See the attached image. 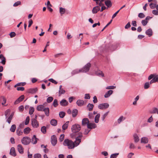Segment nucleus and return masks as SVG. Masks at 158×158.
Masks as SVG:
<instances>
[{
	"label": "nucleus",
	"instance_id": "26",
	"mask_svg": "<svg viewBox=\"0 0 158 158\" xmlns=\"http://www.w3.org/2000/svg\"><path fill=\"white\" fill-rule=\"evenodd\" d=\"M133 137L135 142L137 143L139 141V139L137 134H134L133 135Z\"/></svg>",
	"mask_w": 158,
	"mask_h": 158
},
{
	"label": "nucleus",
	"instance_id": "44",
	"mask_svg": "<svg viewBox=\"0 0 158 158\" xmlns=\"http://www.w3.org/2000/svg\"><path fill=\"white\" fill-rule=\"evenodd\" d=\"M34 111V108L33 107H30L29 109V114H32Z\"/></svg>",
	"mask_w": 158,
	"mask_h": 158
},
{
	"label": "nucleus",
	"instance_id": "13",
	"mask_svg": "<svg viewBox=\"0 0 158 158\" xmlns=\"http://www.w3.org/2000/svg\"><path fill=\"white\" fill-rule=\"evenodd\" d=\"M96 127L97 125L94 123H90L87 124V128L89 129H94Z\"/></svg>",
	"mask_w": 158,
	"mask_h": 158
},
{
	"label": "nucleus",
	"instance_id": "32",
	"mask_svg": "<svg viewBox=\"0 0 158 158\" xmlns=\"http://www.w3.org/2000/svg\"><path fill=\"white\" fill-rule=\"evenodd\" d=\"M50 123L52 126H56L57 124V121L55 119H52L50 121Z\"/></svg>",
	"mask_w": 158,
	"mask_h": 158
},
{
	"label": "nucleus",
	"instance_id": "8",
	"mask_svg": "<svg viewBox=\"0 0 158 158\" xmlns=\"http://www.w3.org/2000/svg\"><path fill=\"white\" fill-rule=\"evenodd\" d=\"M31 124L32 127L34 128H37L39 126V123L37 120H31Z\"/></svg>",
	"mask_w": 158,
	"mask_h": 158
},
{
	"label": "nucleus",
	"instance_id": "51",
	"mask_svg": "<svg viewBox=\"0 0 158 158\" xmlns=\"http://www.w3.org/2000/svg\"><path fill=\"white\" fill-rule=\"evenodd\" d=\"M34 158H41V156L39 153H37L34 155Z\"/></svg>",
	"mask_w": 158,
	"mask_h": 158
},
{
	"label": "nucleus",
	"instance_id": "12",
	"mask_svg": "<svg viewBox=\"0 0 158 158\" xmlns=\"http://www.w3.org/2000/svg\"><path fill=\"white\" fill-rule=\"evenodd\" d=\"M113 91L112 90H110L107 92L105 95L104 97L105 98H108L110 97V96L113 94Z\"/></svg>",
	"mask_w": 158,
	"mask_h": 158
},
{
	"label": "nucleus",
	"instance_id": "19",
	"mask_svg": "<svg viewBox=\"0 0 158 158\" xmlns=\"http://www.w3.org/2000/svg\"><path fill=\"white\" fill-rule=\"evenodd\" d=\"M43 111H44L47 116L49 115V109L48 107H45Z\"/></svg>",
	"mask_w": 158,
	"mask_h": 158
},
{
	"label": "nucleus",
	"instance_id": "61",
	"mask_svg": "<svg viewBox=\"0 0 158 158\" xmlns=\"http://www.w3.org/2000/svg\"><path fill=\"white\" fill-rule=\"evenodd\" d=\"M49 81L55 84H57V82L55 80L52 78H50L49 79Z\"/></svg>",
	"mask_w": 158,
	"mask_h": 158
},
{
	"label": "nucleus",
	"instance_id": "25",
	"mask_svg": "<svg viewBox=\"0 0 158 158\" xmlns=\"http://www.w3.org/2000/svg\"><path fill=\"white\" fill-rule=\"evenodd\" d=\"M141 143H147L148 142V139L147 137H143L141 139Z\"/></svg>",
	"mask_w": 158,
	"mask_h": 158
},
{
	"label": "nucleus",
	"instance_id": "42",
	"mask_svg": "<svg viewBox=\"0 0 158 158\" xmlns=\"http://www.w3.org/2000/svg\"><path fill=\"white\" fill-rule=\"evenodd\" d=\"M53 105L54 107H56L58 105V101L56 99L54 100Z\"/></svg>",
	"mask_w": 158,
	"mask_h": 158
},
{
	"label": "nucleus",
	"instance_id": "59",
	"mask_svg": "<svg viewBox=\"0 0 158 158\" xmlns=\"http://www.w3.org/2000/svg\"><path fill=\"white\" fill-rule=\"evenodd\" d=\"M138 16L140 18H143L145 17L144 15L142 13H139V14Z\"/></svg>",
	"mask_w": 158,
	"mask_h": 158
},
{
	"label": "nucleus",
	"instance_id": "7",
	"mask_svg": "<svg viewBox=\"0 0 158 158\" xmlns=\"http://www.w3.org/2000/svg\"><path fill=\"white\" fill-rule=\"evenodd\" d=\"M51 142L53 146H55L57 143V140L56 136L53 135L51 137Z\"/></svg>",
	"mask_w": 158,
	"mask_h": 158
},
{
	"label": "nucleus",
	"instance_id": "21",
	"mask_svg": "<svg viewBox=\"0 0 158 158\" xmlns=\"http://www.w3.org/2000/svg\"><path fill=\"white\" fill-rule=\"evenodd\" d=\"M0 102L2 105H4L6 102V99L3 96H2L0 97Z\"/></svg>",
	"mask_w": 158,
	"mask_h": 158
},
{
	"label": "nucleus",
	"instance_id": "18",
	"mask_svg": "<svg viewBox=\"0 0 158 158\" xmlns=\"http://www.w3.org/2000/svg\"><path fill=\"white\" fill-rule=\"evenodd\" d=\"M10 154V155L14 156H16V154L15 153V148L14 147H12L11 148Z\"/></svg>",
	"mask_w": 158,
	"mask_h": 158
},
{
	"label": "nucleus",
	"instance_id": "20",
	"mask_svg": "<svg viewBox=\"0 0 158 158\" xmlns=\"http://www.w3.org/2000/svg\"><path fill=\"white\" fill-rule=\"evenodd\" d=\"M14 115V113H12L9 116L6 118V122H7V123L9 124H10L12 119L13 118V117Z\"/></svg>",
	"mask_w": 158,
	"mask_h": 158
},
{
	"label": "nucleus",
	"instance_id": "62",
	"mask_svg": "<svg viewBox=\"0 0 158 158\" xmlns=\"http://www.w3.org/2000/svg\"><path fill=\"white\" fill-rule=\"evenodd\" d=\"M152 13L155 15H158V10H154L152 11Z\"/></svg>",
	"mask_w": 158,
	"mask_h": 158
},
{
	"label": "nucleus",
	"instance_id": "60",
	"mask_svg": "<svg viewBox=\"0 0 158 158\" xmlns=\"http://www.w3.org/2000/svg\"><path fill=\"white\" fill-rule=\"evenodd\" d=\"M141 23H142V24L143 26H145L146 25V24H147V23H148V21H147L146 20H145V19H144V20H143L142 21Z\"/></svg>",
	"mask_w": 158,
	"mask_h": 158
},
{
	"label": "nucleus",
	"instance_id": "64",
	"mask_svg": "<svg viewBox=\"0 0 158 158\" xmlns=\"http://www.w3.org/2000/svg\"><path fill=\"white\" fill-rule=\"evenodd\" d=\"M153 79H154V81L155 82H158V75H156L155 76L153 77Z\"/></svg>",
	"mask_w": 158,
	"mask_h": 158
},
{
	"label": "nucleus",
	"instance_id": "35",
	"mask_svg": "<svg viewBox=\"0 0 158 158\" xmlns=\"http://www.w3.org/2000/svg\"><path fill=\"white\" fill-rule=\"evenodd\" d=\"M78 114V110L76 109H74L72 111V116L73 117H75Z\"/></svg>",
	"mask_w": 158,
	"mask_h": 158
},
{
	"label": "nucleus",
	"instance_id": "16",
	"mask_svg": "<svg viewBox=\"0 0 158 158\" xmlns=\"http://www.w3.org/2000/svg\"><path fill=\"white\" fill-rule=\"evenodd\" d=\"M62 85H60L59 86V96H60L61 94H64L65 92V90L62 88Z\"/></svg>",
	"mask_w": 158,
	"mask_h": 158
},
{
	"label": "nucleus",
	"instance_id": "14",
	"mask_svg": "<svg viewBox=\"0 0 158 158\" xmlns=\"http://www.w3.org/2000/svg\"><path fill=\"white\" fill-rule=\"evenodd\" d=\"M68 104L67 101L64 99H62L60 102V104L62 106H66Z\"/></svg>",
	"mask_w": 158,
	"mask_h": 158
},
{
	"label": "nucleus",
	"instance_id": "22",
	"mask_svg": "<svg viewBox=\"0 0 158 158\" xmlns=\"http://www.w3.org/2000/svg\"><path fill=\"white\" fill-rule=\"evenodd\" d=\"M100 8L99 6L94 7L92 10V12L93 14L96 13L100 10Z\"/></svg>",
	"mask_w": 158,
	"mask_h": 158
},
{
	"label": "nucleus",
	"instance_id": "41",
	"mask_svg": "<svg viewBox=\"0 0 158 158\" xmlns=\"http://www.w3.org/2000/svg\"><path fill=\"white\" fill-rule=\"evenodd\" d=\"M59 115L60 118H63L65 115V113L63 111L60 112Z\"/></svg>",
	"mask_w": 158,
	"mask_h": 158
},
{
	"label": "nucleus",
	"instance_id": "53",
	"mask_svg": "<svg viewBox=\"0 0 158 158\" xmlns=\"http://www.w3.org/2000/svg\"><path fill=\"white\" fill-rule=\"evenodd\" d=\"M21 4V2L20 1H18L15 2L13 5V6L14 7H16L19 5Z\"/></svg>",
	"mask_w": 158,
	"mask_h": 158
},
{
	"label": "nucleus",
	"instance_id": "46",
	"mask_svg": "<svg viewBox=\"0 0 158 158\" xmlns=\"http://www.w3.org/2000/svg\"><path fill=\"white\" fill-rule=\"evenodd\" d=\"M89 118L90 119H93L94 117V114L92 113L89 112L88 115Z\"/></svg>",
	"mask_w": 158,
	"mask_h": 158
},
{
	"label": "nucleus",
	"instance_id": "52",
	"mask_svg": "<svg viewBox=\"0 0 158 158\" xmlns=\"http://www.w3.org/2000/svg\"><path fill=\"white\" fill-rule=\"evenodd\" d=\"M29 120H30L29 117L28 116H27L26 117V119L25 120V123L24 124L26 125H27L29 123Z\"/></svg>",
	"mask_w": 158,
	"mask_h": 158
},
{
	"label": "nucleus",
	"instance_id": "48",
	"mask_svg": "<svg viewBox=\"0 0 158 158\" xmlns=\"http://www.w3.org/2000/svg\"><path fill=\"white\" fill-rule=\"evenodd\" d=\"M150 84L149 82H147L145 83L144 85V89H148L149 87Z\"/></svg>",
	"mask_w": 158,
	"mask_h": 158
},
{
	"label": "nucleus",
	"instance_id": "1",
	"mask_svg": "<svg viewBox=\"0 0 158 158\" xmlns=\"http://www.w3.org/2000/svg\"><path fill=\"white\" fill-rule=\"evenodd\" d=\"M90 66L91 64L89 63L85 65L82 69H77L73 70L71 72V74L72 75H73L80 72H86L89 71Z\"/></svg>",
	"mask_w": 158,
	"mask_h": 158
},
{
	"label": "nucleus",
	"instance_id": "23",
	"mask_svg": "<svg viewBox=\"0 0 158 158\" xmlns=\"http://www.w3.org/2000/svg\"><path fill=\"white\" fill-rule=\"evenodd\" d=\"M31 140L32 143L33 144H35L37 142V140H38V139L36 137L35 135H34L32 137Z\"/></svg>",
	"mask_w": 158,
	"mask_h": 158
},
{
	"label": "nucleus",
	"instance_id": "39",
	"mask_svg": "<svg viewBox=\"0 0 158 158\" xmlns=\"http://www.w3.org/2000/svg\"><path fill=\"white\" fill-rule=\"evenodd\" d=\"M10 112V109H7L5 112V115L6 117V118H7V117L9 115Z\"/></svg>",
	"mask_w": 158,
	"mask_h": 158
},
{
	"label": "nucleus",
	"instance_id": "11",
	"mask_svg": "<svg viewBox=\"0 0 158 158\" xmlns=\"http://www.w3.org/2000/svg\"><path fill=\"white\" fill-rule=\"evenodd\" d=\"M24 97L23 95H21L15 101L14 104H18L23 100Z\"/></svg>",
	"mask_w": 158,
	"mask_h": 158
},
{
	"label": "nucleus",
	"instance_id": "34",
	"mask_svg": "<svg viewBox=\"0 0 158 158\" xmlns=\"http://www.w3.org/2000/svg\"><path fill=\"white\" fill-rule=\"evenodd\" d=\"M126 119V118L123 116H120L118 119V123L120 124L122 121Z\"/></svg>",
	"mask_w": 158,
	"mask_h": 158
},
{
	"label": "nucleus",
	"instance_id": "5",
	"mask_svg": "<svg viewBox=\"0 0 158 158\" xmlns=\"http://www.w3.org/2000/svg\"><path fill=\"white\" fill-rule=\"evenodd\" d=\"M82 134L81 132L78 133V136L76 138V140L75 141V143L76 146H78L81 142V138L82 137Z\"/></svg>",
	"mask_w": 158,
	"mask_h": 158
},
{
	"label": "nucleus",
	"instance_id": "36",
	"mask_svg": "<svg viewBox=\"0 0 158 158\" xmlns=\"http://www.w3.org/2000/svg\"><path fill=\"white\" fill-rule=\"evenodd\" d=\"M30 131L31 129L29 127H27L24 129L23 132L24 134H27L30 132Z\"/></svg>",
	"mask_w": 158,
	"mask_h": 158
},
{
	"label": "nucleus",
	"instance_id": "27",
	"mask_svg": "<svg viewBox=\"0 0 158 158\" xmlns=\"http://www.w3.org/2000/svg\"><path fill=\"white\" fill-rule=\"evenodd\" d=\"M146 34L148 35L149 36H152V31L151 29L149 28L146 31Z\"/></svg>",
	"mask_w": 158,
	"mask_h": 158
},
{
	"label": "nucleus",
	"instance_id": "38",
	"mask_svg": "<svg viewBox=\"0 0 158 158\" xmlns=\"http://www.w3.org/2000/svg\"><path fill=\"white\" fill-rule=\"evenodd\" d=\"M96 74L97 75L99 76H102V77L104 76V74L102 72V71H101L100 70L96 72Z\"/></svg>",
	"mask_w": 158,
	"mask_h": 158
},
{
	"label": "nucleus",
	"instance_id": "49",
	"mask_svg": "<svg viewBox=\"0 0 158 158\" xmlns=\"http://www.w3.org/2000/svg\"><path fill=\"white\" fill-rule=\"evenodd\" d=\"M118 153H115L111 155L110 158H116L118 155Z\"/></svg>",
	"mask_w": 158,
	"mask_h": 158
},
{
	"label": "nucleus",
	"instance_id": "28",
	"mask_svg": "<svg viewBox=\"0 0 158 158\" xmlns=\"http://www.w3.org/2000/svg\"><path fill=\"white\" fill-rule=\"evenodd\" d=\"M44 106L43 105H39L37 107V110L40 111H42L44 108Z\"/></svg>",
	"mask_w": 158,
	"mask_h": 158
},
{
	"label": "nucleus",
	"instance_id": "55",
	"mask_svg": "<svg viewBox=\"0 0 158 158\" xmlns=\"http://www.w3.org/2000/svg\"><path fill=\"white\" fill-rule=\"evenodd\" d=\"M64 134H61L60 135V137L59 138V140L60 142H61L62 141H63V140L64 139Z\"/></svg>",
	"mask_w": 158,
	"mask_h": 158
},
{
	"label": "nucleus",
	"instance_id": "50",
	"mask_svg": "<svg viewBox=\"0 0 158 158\" xmlns=\"http://www.w3.org/2000/svg\"><path fill=\"white\" fill-rule=\"evenodd\" d=\"M135 148V145L132 143L129 144V148L130 149H134Z\"/></svg>",
	"mask_w": 158,
	"mask_h": 158
},
{
	"label": "nucleus",
	"instance_id": "2",
	"mask_svg": "<svg viewBox=\"0 0 158 158\" xmlns=\"http://www.w3.org/2000/svg\"><path fill=\"white\" fill-rule=\"evenodd\" d=\"M63 144L64 146H67L69 149H73L75 147L77 146L76 145L75 141L73 142L71 140H69L68 139H65Z\"/></svg>",
	"mask_w": 158,
	"mask_h": 158
},
{
	"label": "nucleus",
	"instance_id": "54",
	"mask_svg": "<svg viewBox=\"0 0 158 158\" xmlns=\"http://www.w3.org/2000/svg\"><path fill=\"white\" fill-rule=\"evenodd\" d=\"M116 88L115 86H108L106 88V89H114Z\"/></svg>",
	"mask_w": 158,
	"mask_h": 158
},
{
	"label": "nucleus",
	"instance_id": "56",
	"mask_svg": "<svg viewBox=\"0 0 158 158\" xmlns=\"http://www.w3.org/2000/svg\"><path fill=\"white\" fill-rule=\"evenodd\" d=\"M1 58L2 59V60L1 61V63L3 64H5L6 63V58L3 56V57H2Z\"/></svg>",
	"mask_w": 158,
	"mask_h": 158
},
{
	"label": "nucleus",
	"instance_id": "29",
	"mask_svg": "<svg viewBox=\"0 0 158 158\" xmlns=\"http://www.w3.org/2000/svg\"><path fill=\"white\" fill-rule=\"evenodd\" d=\"M65 11L66 10L64 8L62 7H60L59 8V12L61 16H62L63 14H64L65 12Z\"/></svg>",
	"mask_w": 158,
	"mask_h": 158
},
{
	"label": "nucleus",
	"instance_id": "15",
	"mask_svg": "<svg viewBox=\"0 0 158 158\" xmlns=\"http://www.w3.org/2000/svg\"><path fill=\"white\" fill-rule=\"evenodd\" d=\"M37 88H30L27 90V92L29 93L34 94L37 91Z\"/></svg>",
	"mask_w": 158,
	"mask_h": 158
},
{
	"label": "nucleus",
	"instance_id": "17",
	"mask_svg": "<svg viewBox=\"0 0 158 158\" xmlns=\"http://www.w3.org/2000/svg\"><path fill=\"white\" fill-rule=\"evenodd\" d=\"M105 4L107 8H110L111 7L112 3L111 1L110 0H106L105 2Z\"/></svg>",
	"mask_w": 158,
	"mask_h": 158
},
{
	"label": "nucleus",
	"instance_id": "9",
	"mask_svg": "<svg viewBox=\"0 0 158 158\" xmlns=\"http://www.w3.org/2000/svg\"><path fill=\"white\" fill-rule=\"evenodd\" d=\"M89 123V121L88 118H85L82 120V126H85Z\"/></svg>",
	"mask_w": 158,
	"mask_h": 158
},
{
	"label": "nucleus",
	"instance_id": "63",
	"mask_svg": "<svg viewBox=\"0 0 158 158\" xmlns=\"http://www.w3.org/2000/svg\"><path fill=\"white\" fill-rule=\"evenodd\" d=\"M10 35L11 38H12L15 36L16 34L14 32H12L10 34Z\"/></svg>",
	"mask_w": 158,
	"mask_h": 158
},
{
	"label": "nucleus",
	"instance_id": "30",
	"mask_svg": "<svg viewBox=\"0 0 158 158\" xmlns=\"http://www.w3.org/2000/svg\"><path fill=\"white\" fill-rule=\"evenodd\" d=\"M94 107V105L92 104L89 103L87 106V107L88 108V110L89 111H92Z\"/></svg>",
	"mask_w": 158,
	"mask_h": 158
},
{
	"label": "nucleus",
	"instance_id": "58",
	"mask_svg": "<svg viewBox=\"0 0 158 158\" xmlns=\"http://www.w3.org/2000/svg\"><path fill=\"white\" fill-rule=\"evenodd\" d=\"M156 5L155 4L153 3H151L150 5V7L151 9H154L156 7Z\"/></svg>",
	"mask_w": 158,
	"mask_h": 158
},
{
	"label": "nucleus",
	"instance_id": "43",
	"mask_svg": "<svg viewBox=\"0 0 158 158\" xmlns=\"http://www.w3.org/2000/svg\"><path fill=\"white\" fill-rule=\"evenodd\" d=\"M53 100V98L52 97H49L47 99V102L48 103H50Z\"/></svg>",
	"mask_w": 158,
	"mask_h": 158
},
{
	"label": "nucleus",
	"instance_id": "33",
	"mask_svg": "<svg viewBox=\"0 0 158 158\" xmlns=\"http://www.w3.org/2000/svg\"><path fill=\"white\" fill-rule=\"evenodd\" d=\"M69 121H67L62 126V128L63 130H65L69 126Z\"/></svg>",
	"mask_w": 158,
	"mask_h": 158
},
{
	"label": "nucleus",
	"instance_id": "45",
	"mask_svg": "<svg viewBox=\"0 0 158 158\" xmlns=\"http://www.w3.org/2000/svg\"><path fill=\"white\" fill-rule=\"evenodd\" d=\"M16 132L17 135L19 136L21 135L23 133V132L21 130L19 129L17 130Z\"/></svg>",
	"mask_w": 158,
	"mask_h": 158
},
{
	"label": "nucleus",
	"instance_id": "24",
	"mask_svg": "<svg viewBox=\"0 0 158 158\" xmlns=\"http://www.w3.org/2000/svg\"><path fill=\"white\" fill-rule=\"evenodd\" d=\"M77 105L79 106H82L84 104V101L81 100H78L76 102Z\"/></svg>",
	"mask_w": 158,
	"mask_h": 158
},
{
	"label": "nucleus",
	"instance_id": "40",
	"mask_svg": "<svg viewBox=\"0 0 158 158\" xmlns=\"http://www.w3.org/2000/svg\"><path fill=\"white\" fill-rule=\"evenodd\" d=\"M41 132L44 134H45L46 132V128L45 126H43L41 127Z\"/></svg>",
	"mask_w": 158,
	"mask_h": 158
},
{
	"label": "nucleus",
	"instance_id": "6",
	"mask_svg": "<svg viewBox=\"0 0 158 158\" xmlns=\"http://www.w3.org/2000/svg\"><path fill=\"white\" fill-rule=\"evenodd\" d=\"M109 104L106 103L99 104L98 106V108L101 110H105L109 107Z\"/></svg>",
	"mask_w": 158,
	"mask_h": 158
},
{
	"label": "nucleus",
	"instance_id": "57",
	"mask_svg": "<svg viewBox=\"0 0 158 158\" xmlns=\"http://www.w3.org/2000/svg\"><path fill=\"white\" fill-rule=\"evenodd\" d=\"M158 109L156 108H154L153 109L152 111L151 112V113L155 114L158 113Z\"/></svg>",
	"mask_w": 158,
	"mask_h": 158
},
{
	"label": "nucleus",
	"instance_id": "31",
	"mask_svg": "<svg viewBox=\"0 0 158 158\" xmlns=\"http://www.w3.org/2000/svg\"><path fill=\"white\" fill-rule=\"evenodd\" d=\"M100 114H98L95 116L94 118L95 122L98 123L99 121V118L100 117Z\"/></svg>",
	"mask_w": 158,
	"mask_h": 158
},
{
	"label": "nucleus",
	"instance_id": "10",
	"mask_svg": "<svg viewBox=\"0 0 158 158\" xmlns=\"http://www.w3.org/2000/svg\"><path fill=\"white\" fill-rule=\"evenodd\" d=\"M17 149L20 153L22 154L23 153L24 148L21 144H18L17 145Z\"/></svg>",
	"mask_w": 158,
	"mask_h": 158
},
{
	"label": "nucleus",
	"instance_id": "4",
	"mask_svg": "<svg viewBox=\"0 0 158 158\" xmlns=\"http://www.w3.org/2000/svg\"><path fill=\"white\" fill-rule=\"evenodd\" d=\"M22 143L24 145H27L29 144L31 142L30 138L28 137H23L21 139Z\"/></svg>",
	"mask_w": 158,
	"mask_h": 158
},
{
	"label": "nucleus",
	"instance_id": "47",
	"mask_svg": "<svg viewBox=\"0 0 158 158\" xmlns=\"http://www.w3.org/2000/svg\"><path fill=\"white\" fill-rule=\"evenodd\" d=\"M109 111L105 113L102 116V120L103 121H104L106 117L108 115Z\"/></svg>",
	"mask_w": 158,
	"mask_h": 158
},
{
	"label": "nucleus",
	"instance_id": "37",
	"mask_svg": "<svg viewBox=\"0 0 158 158\" xmlns=\"http://www.w3.org/2000/svg\"><path fill=\"white\" fill-rule=\"evenodd\" d=\"M16 128V126L15 125L13 124L12 125L10 129V130L11 132H14Z\"/></svg>",
	"mask_w": 158,
	"mask_h": 158
},
{
	"label": "nucleus",
	"instance_id": "3",
	"mask_svg": "<svg viewBox=\"0 0 158 158\" xmlns=\"http://www.w3.org/2000/svg\"><path fill=\"white\" fill-rule=\"evenodd\" d=\"M81 129V127L80 125L75 124L73 125L71 127L72 131L73 133H76L79 132Z\"/></svg>",
	"mask_w": 158,
	"mask_h": 158
}]
</instances>
